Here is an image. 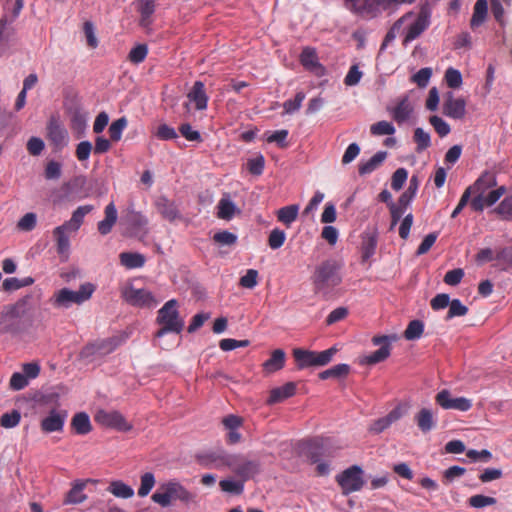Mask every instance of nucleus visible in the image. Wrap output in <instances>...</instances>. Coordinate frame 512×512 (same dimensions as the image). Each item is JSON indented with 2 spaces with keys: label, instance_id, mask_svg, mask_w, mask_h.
<instances>
[{
  "label": "nucleus",
  "instance_id": "1",
  "mask_svg": "<svg viewBox=\"0 0 512 512\" xmlns=\"http://www.w3.org/2000/svg\"><path fill=\"white\" fill-rule=\"evenodd\" d=\"M341 267V263L335 259H327L320 263L313 275L315 290L322 292L338 286L342 282Z\"/></svg>",
  "mask_w": 512,
  "mask_h": 512
},
{
  "label": "nucleus",
  "instance_id": "2",
  "mask_svg": "<svg viewBox=\"0 0 512 512\" xmlns=\"http://www.w3.org/2000/svg\"><path fill=\"white\" fill-rule=\"evenodd\" d=\"M157 323L161 328L156 332V337H163L172 332L179 334L183 330L184 322L179 316L178 302L176 299L167 301L158 311Z\"/></svg>",
  "mask_w": 512,
  "mask_h": 512
},
{
  "label": "nucleus",
  "instance_id": "3",
  "mask_svg": "<svg viewBox=\"0 0 512 512\" xmlns=\"http://www.w3.org/2000/svg\"><path fill=\"white\" fill-rule=\"evenodd\" d=\"M95 290L96 286L93 283L86 282L81 284L77 291L68 288L58 290L50 301L55 308H69L73 304L80 305L89 300Z\"/></svg>",
  "mask_w": 512,
  "mask_h": 512
},
{
  "label": "nucleus",
  "instance_id": "4",
  "mask_svg": "<svg viewBox=\"0 0 512 512\" xmlns=\"http://www.w3.org/2000/svg\"><path fill=\"white\" fill-rule=\"evenodd\" d=\"M336 352L337 349L335 347L320 352L296 348L293 350V357L296 361L297 368L305 369L308 367L327 365L332 361Z\"/></svg>",
  "mask_w": 512,
  "mask_h": 512
},
{
  "label": "nucleus",
  "instance_id": "5",
  "mask_svg": "<svg viewBox=\"0 0 512 512\" xmlns=\"http://www.w3.org/2000/svg\"><path fill=\"white\" fill-rule=\"evenodd\" d=\"M336 482L345 496L359 491L364 486L363 470L360 466L353 465L338 474Z\"/></svg>",
  "mask_w": 512,
  "mask_h": 512
},
{
  "label": "nucleus",
  "instance_id": "6",
  "mask_svg": "<svg viewBox=\"0 0 512 512\" xmlns=\"http://www.w3.org/2000/svg\"><path fill=\"white\" fill-rule=\"evenodd\" d=\"M94 420L103 427L120 432H128L133 428L132 424L126 420L123 414L116 410L100 409L95 414Z\"/></svg>",
  "mask_w": 512,
  "mask_h": 512
},
{
  "label": "nucleus",
  "instance_id": "7",
  "mask_svg": "<svg viewBox=\"0 0 512 512\" xmlns=\"http://www.w3.org/2000/svg\"><path fill=\"white\" fill-rule=\"evenodd\" d=\"M229 469L242 481L253 478L260 471V462L248 459L242 454H232Z\"/></svg>",
  "mask_w": 512,
  "mask_h": 512
},
{
  "label": "nucleus",
  "instance_id": "8",
  "mask_svg": "<svg viewBox=\"0 0 512 512\" xmlns=\"http://www.w3.org/2000/svg\"><path fill=\"white\" fill-rule=\"evenodd\" d=\"M47 139L57 151L68 145L69 134L58 116L52 115L46 126Z\"/></svg>",
  "mask_w": 512,
  "mask_h": 512
},
{
  "label": "nucleus",
  "instance_id": "9",
  "mask_svg": "<svg viewBox=\"0 0 512 512\" xmlns=\"http://www.w3.org/2000/svg\"><path fill=\"white\" fill-rule=\"evenodd\" d=\"M232 454L223 449L207 451L196 455L199 465L207 469H224L231 465Z\"/></svg>",
  "mask_w": 512,
  "mask_h": 512
},
{
  "label": "nucleus",
  "instance_id": "10",
  "mask_svg": "<svg viewBox=\"0 0 512 512\" xmlns=\"http://www.w3.org/2000/svg\"><path fill=\"white\" fill-rule=\"evenodd\" d=\"M122 297L128 304L140 308H154L158 303L152 292L133 286L126 287L122 291Z\"/></svg>",
  "mask_w": 512,
  "mask_h": 512
},
{
  "label": "nucleus",
  "instance_id": "11",
  "mask_svg": "<svg viewBox=\"0 0 512 512\" xmlns=\"http://www.w3.org/2000/svg\"><path fill=\"white\" fill-rule=\"evenodd\" d=\"M435 402L445 410L453 409L466 412L472 408V401L466 397L454 398L447 389L439 391L435 396Z\"/></svg>",
  "mask_w": 512,
  "mask_h": 512
},
{
  "label": "nucleus",
  "instance_id": "12",
  "mask_svg": "<svg viewBox=\"0 0 512 512\" xmlns=\"http://www.w3.org/2000/svg\"><path fill=\"white\" fill-rule=\"evenodd\" d=\"M19 310L16 306H5L0 313V332L18 334L20 332Z\"/></svg>",
  "mask_w": 512,
  "mask_h": 512
},
{
  "label": "nucleus",
  "instance_id": "13",
  "mask_svg": "<svg viewBox=\"0 0 512 512\" xmlns=\"http://www.w3.org/2000/svg\"><path fill=\"white\" fill-rule=\"evenodd\" d=\"M154 206L162 218L169 222H174L182 218L175 202L168 199L166 196L157 197L154 201Z\"/></svg>",
  "mask_w": 512,
  "mask_h": 512
},
{
  "label": "nucleus",
  "instance_id": "14",
  "mask_svg": "<svg viewBox=\"0 0 512 512\" xmlns=\"http://www.w3.org/2000/svg\"><path fill=\"white\" fill-rule=\"evenodd\" d=\"M374 345H381L380 349L366 356L363 363L374 365L380 363L390 356L391 346L389 344L388 336H374L372 338Z\"/></svg>",
  "mask_w": 512,
  "mask_h": 512
},
{
  "label": "nucleus",
  "instance_id": "15",
  "mask_svg": "<svg viewBox=\"0 0 512 512\" xmlns=\"http://www.w3.org/2000/svg\"><path fill=\"white\" fill-rule=\"evenodd\" d=\"M429 25V14L426 11L421 10L415 20L408 26L403 44L406 45L418 38L429 27Z\"/></svg>",
  "mask_w": 512,
  "mask_h": 512
},
{
  "label": "nucleus",
  "instance_id": "16",
  "mask_svg": "<svg viewBox=\"0 0 512 512\" xmlns=\"http://www.w3.org/2000/svg\"><path fill=\"white\" fill-rule=\"evenodd\" d=\"M443 113L453 119H462L466 114V101L463 98H455L449 92L443 103Z\"/></svg>",
  "mask_w": 512,
  "mask_h": 512
},
{
  "label": "nucleus",
  "instance_id": "17",
  "mask_svg": "<svg viewBox=\"0 0 512 512\" xmlns=\"http://www.w3.org/2000/svg\"><path fill=\"white\" fill-rule=\"evenodd\" d=\"M67 418L65 411L52 409L48 416L43 418L40 423L41 430L44 433L61 432Z\"/></svg>",
  "mask_w": 512,
  "mask_h": 512
},
{
  "label": "nucleus",
  "instance_id": "18",
  "mask_svg": "<svg viewBox=\"0 0 512 512\" xmlns=\"http://www.w3.org/2000/svg\"><path fill=\"white\" fill-rule=\"evenodd\" d=\"M119 345V340L117 338H108L103 340H98L94 343L88 344L84 347L82 351L83 356H91V355H105L113 352L116 347Z\"/></svg>",
  "mask_w": 512,
  "mask_h": 512
},
{
  "label": "nucleus",
  "instance_id": "19",
  "mask_svg": "<svg viewBox=\"0 0 512 512\" xmlns=\"http://www.w3.org/2000/svg\"><path fill=\"white\" fill-rule=\"evenodd\" d=\"M300 63L308 71L317 76L324 75L325 68L319 63L315 49L305 47L300 54Z\"/></svg>",
  "mask_w": 512,
  "mask_h": 512
},
{
  "label": "nucleus",
  "instance_id": "20",
  "mask_svg": "<svg viewBox=\"0 0 512 512\" xmlns=\"http://www.w3.org/2000/svg\"><path fill=\"white\" fill-rule=\"evenodd\" d=\"M224 428L228 431L226 441L228 444H236L241 440L238 429L243 425V419L237 415L230 414L222 419Z\"/></svg>",
  "mask_w": 512,
  "mask_h": 512
},
{
  "label": "nucleus",
  "instance_id": "21",
  "mask_svg": "<svg viewBox=\"0 0 512 512\" xmlns=\"http://www.w3.org/2000/svg\"><path fill=\"white\" fill-rule=\"evenodd\" d=\"M122 222L132 231L133 234H138L140 232L145 233V228L148 224L147 218L140 212L133 209L127 210L126 214L122 218Z\"/></svg>",
  "mask_w": 512,
  "mask_h": 512
},
{
  "label": "nucleus",
  "instance_id": "22",
  "mask_svg": "<svg viewBox=\"0 0 512 512\" xmlns=\"http://www.w3.org/2000/svg\"><path fill=\"white\" fill-rule=\"evenodd\" d=\"M414 421L418 429L426 434L436 427L437 419L433 411L429 408H421L414 416Z\"/></svg>",
  "mask_w": 512,
  "mask_h": 512
},
{
  "label": "nucleus",
  "instance_id": "23",
  "mask_svg": "<svg viewBox=\"0 0 512 512\" xmlns=\"http://www.w3.org/2000/svg\"><path fill=\"white\" fill-rule=\"evenodd\" d=\"M170 493L171 501L180 500L185 504L195 502L196 495L188 491L183 485L177 481H169L166 483Z\"/></svg>",
  "mask_w": 512,
  "mask_h": 512
},
{
  "label": "nucleus",
  "instance_id": "24",
  "mask_svg": "<svg viewBox=\"0 0 512 512\" xmlns=\"http://www.w3.org/2000/svg\"><path fill=\"white\" fill-rule=\"evenodd\" d=\"M378 237L376 232H365L361 242V262H368L376 252Z\"/></svg>",
  "mask_w": 512,
  "mask_h": 512
},
{
  "label": "nucleus",
  "instance_id": "25",
  "mask_svg": "<svg viewBox=\"0 0 512 512\" xmlns=\"http://www.w3.org/2000/svg\"><path fill=\"white\" fill-rule=\"evenodd\" d=\"M296 393V384L288 382L280 387H276L270 391L269 398L267 399L268 405L280 403Z\"/></svg>",
  "mask_w": 512,
  "mask_h": 512
},
{
  "label": "nucleus",
  "instance_id": "26",
  "mask_svg": "<svg viewBox=\"0 0 512 512\" xmlns=\"http://www.w3.org/2000/svg\"><path fill=\"white\" fill-rule=\"evenodd\" d=\"M188 99L195 104L197 110L207 108L208 96L205 91V85L201 81H196L187 94Z\"/></svg>",
  "mask_w": 512,
  "mask_h": 512
},
{
  "label": "nucleus",
  "instance_id": "27",
  "mask_svg": "<svg viewBox=\"0 0 512 512\" xmlns=\"http://www.w3.org/2000/svg\"><path fill=\"white\" fill-rule=\"evenodd\" d=\"M105 217L98 222L97 229L101 235H107L112 231L113 226L117 221V209L113 202H110L104 209Z\"/></svg>",
  "mask_w": 512,
  "mask_h": 512
},
{
  "label": "nucleus",
  "instance_id": "28",
  "mask_svg": "<svg viewBox=\"0 0 512 512\" xmlns=\"http://www.w3.org/2000/svg\"><path fill=\"white\" fill-rule=\"evenodd\" d=\"M74 231H70L65 225H60L54 228L53 237L56 242V249L58 254L64 255L69 252L70 249V239L69 234Z\"/></svg>",
  "mask_w": 512,
  "mask_h": 512
},
{
  "label": "nucleus",
  "instance_id": "29",
  "mask_svg": "<svg viewBox=\"0 0 512 512\" xmlns=\"http://www.w3.org/2000/svg\"><path fill=\"white\" fill-rule=\"evenodd\" d=\"M402 416V412L400 408H394L391 410L385 417L379 418L375 420L370 428L369 431L375 434H379L383 432L385 429H387L392 423L399 420Z\"/></svg>",
  "mask_w": 512,
  "mask_h": 512
},
{
  "label": "nucleus",
  "instance_id": "30",
  "mask_svg": "<svg viewBox=\"0 0 512 512\" xmlns=\"http://www.w3.org/2000/svg\"><path fill=\"white\" fill-rule=\"evenodd\" d=\"M496 185V174L492 171H484L474 184L469 187L474 193L484 194L488 189Z\"/></svg>",
  "mask_w": 512,
  "mask_h": 512
},
{
  "label": "nucleus",
  "instance_id": "31",
  "mask_svg": "<svg viewBox=\"0 0 512 512\" xmlns=\"http://www.w3.org/2000/svg\"><path fill=\"white\" fill-rule=\"evenodd\" d=\"M94 207L92 205L79 206L73 213L68 221H65V225L70 231L77 232L84 222V217L89 214Z\"/></svg>",
  "mask_w": 512,
  "mask_h": 512
},
{
  "label": "nucleus",
  "instance_id": "32",
  "mask_svg": "<svg viewBox=\"0 0 512 512\" xmlns=\"http://www.w3.org/2000/svg\"><path fill=\"white\" fill-rule=\"evenodd\" d=\"M412 112L413 106L410 103L408 97H403L391 110L392 117L398 124H402L407 121L410 118Z\"/></svg>",
  "mask_w": 512,
  "mask_h": 512
},
{
  "label": "nucleus",
  "instance_id": "33",
  "mask_svg": "<svg viewBox=\"0 0 512 512\" xmlns=\"http://www.w3.org/2000/svg\"><path fill=\"white\" fill-rule=\"evenodd\" d=\"M387 157L386 151H378L369 160L362 161L358 166V172L361 176L367 175L375 171L382 165Z\"/></svg>",
  "mask_w": 512,
  "mask_h": 512
},
{
  "label": "nucleus",
  "instance_id": "34",
  "mask_svg": "<svg viewBox=\"0 0 512 512\" xmlns=\"http://www.w3.org/2000/svg\"><path fill=\"white\" fill-rule=\"evenodd\" d=\"M285 357V352L282 349L274 350L270 358L263 363V370L268 374L281 370L285 365Z\"/></svg>",
  "mask_w": 512,
  "mask_h": 512
},
{
  "label": "nucleus",
  "instance_id": "35",
  "mask_svg": "<svg viewBox=\"0 0 512 512\" xmlns=\"http://www.w3.org/2000/svg\"><path fill=\"white\" fill-rule=\"evenodd\" d=\"M71 427L78 435H86L92 431V425L87 413H76L71 420Z\"/></svg>",
  "mask_w": 512,
  "mask_h": 512
},
{
  "label": "nucleus",
  "instance_id": "36",
  "mask_svg": "<svg viewBox=\"0 0 512 512\" xmlns=\"http://www.w3.org/2000/svg\"><path fill=\"white\" fill-rule=\"evenodd\" d=\"M86 487L85 481H76L66 495L65 504H79L86 500L87 496L83 493Z\"/></svg>",
  "mask_w": 512,
  "mask_h": 512
},
{
  "label": "nucleus",
  "instance_id": "37",
  "mask_svg": "<svg viewBox=\"0 0 512 512\" xmlns=\"http://www.w3.org/2000/svg\"><path fill=\"white\" fill-rule=\"evenodd\" d=\"M137 10L140 13V25L147 27L151 23V16L155 12V0H137Z\"/></svg>",
  "mask_w": 512,
  "mask_h": 512
},
{
  "label": "nucleus",
  "instance_id": "38",
  "mask_svg": "<svg viewBox=\"0 0 512 512\" xmlns=\"http://www.w3.org/2000/svg\"><path fill=\"white\" fill-rule=\"evenodd\" d=\"M119 259L121 265L127 269L141 268L145 264V257L140 253L122 252Z\"/></svg>",
  "mask_w": 512,
  "mask_h": 512
},
{
  "label": "nucleus",
  "instance_id": "39",
  "mask_svg": "<svg viewBox=\"0 0 512 512\" xmlns=\"http://www.w3.org/2000/svg\"><path fill=\"white\" fill-rule=\"evenodd\" d=\"M349 373L350 366L348 364L341 363L320 372L318 376L321 380L329 378L340 379L346 377Z\"/></svg>",
  "mask_w": 512,
  "mask_h": 512
},
{
  "label": "nucleus",
  "instance_id": "40",
  "mask_svg": "<svg viewBox=\"0 0 512 512\" xmlns=\"http://www.w3.org/2000/svg\"><path fill=\"white\" fill-rule=\"evenodd\" d=\"M487 11H488L487 1L486 0H477L474 5L473 15H472V18L470 21V25L472 28L478 27L484 22V20L487 16Z\"/></svg>",
  "mask_w": 512,
  "mask_h": 512
},
{
  "label": "nucleus",
  "instance_id": "41",
  "mask_svg": "<svg viewBox=\"0 0 512 512\" xmlns=\"http://www.w3.org/2000/svg\"><path fill=\"white\" fill-rule=\"evenodd\" d=\"M107 491L112 493L115 497L123 499L131 498L134 495V490L120 480L112 481Z\"/></svg>",
  "mask_w": 512,
  "mask_h": 512
},
{
  "label": "nucleus",
  "instance_id": "42",
  "mask_svg": "<svg viewBox=\"0 0 512 512\" xmlns=\"http://www.w3.org/2000/svg\"><path fill=\"white\" fill-rule=\"evenodd\" d=\"M299 211L298 205H288L282 207L277 212L278 221L289 227L297 218Z\"/></svg>",
  "mask_w": 512,
  "mask_h": 512
},
{
  "label": "nucleus",
  "instance_id": "43",
  "mask_svg": "<svg viewBox=\"0 0 512 512\" xmlns=\"http://www.w3.org/2000/svg\"><path fill=\"white\" fill-rule=\"evenodd\" d=\"M419 187V180L418 177L413 175L409 181L408 188L401 194L399 197L400 204L402 206H409L412 199L415 197L416 192Z\"/></svg>",
  "mask_w": 512,
  "mask_h": 512
},
{
  "label": "nucleus",
  "instance_id": "44",
  "mask_svg": "<svg viewBox=\"0 0 512 512\" xmlns=\"http://www.w3.org/2000/svg\"><path fill=\"white\" fill-rule=\"evenodd\" d=\"M217 208H218L217 216L220 219L230 220L233 217L234 212H235V205L228 198L220 199Z\"/></svg>",
  "mask_w": 512,
  "mask_h": 512
},
{
  "label": "nucleus",
  "instance_id": "45",
  "mask_svg": "<svg viewBox=\"0 0 512 512\" xmlns=\"http://www.w3.org/2000/svg\"><path fill=\"white\" fill-rule=\"evenodd\" d=\"M423 331V322L420 320H412L404 331V337L406 340H416L422 336Z\"/></svg>",
  "mask_w": 512,
  "mask_h": 512
},
{
  "label": "nucleus",
  "instance_id": "46",
  "mask_svg": "<svg viewBox=\"0 0 512 512\" xmlns=\"http://www.w3.org/2000/svg\"><path fill=\"white\" fill-rule=\"evenodd\" d=\"M413 140L416 143V151L422 152L431 145L429 133L425 132L422 128H416L413 135Z\"/></svg>",
  "mask_w": 512,
  "mask_h": 512
},
{
  "label": "nucleus",
  "instance_id": "47",
  "mask_svg": "<svg viewBox=\"0 0 512 512\" xmlns=\"http://www.w3.org/2000/svg\"><path fill=\"white\" fill-rule=\"evenodd\" d=\"M395 131L393 124L384 120L370 126V133L373 136L393 135Z\"/></svg>",
  "mask_w": 512,
  "mask_h": 512
},
{
  "label": "nucleus",
  "instance_id": "48",
  "mask_svg": "<svg viewBox=\"0 0 512 512\" xmlns=\"http://www.w3.org/2000/svg\"><path fill=\"white\" fill-rule=\"evenodd\" d=\"M237 239L236 234L227 230L217 232L213 235V241L220 246H234L237 243Z\"/></svg>",
  "mask_w": 512,
  "mask_h": 512
},
{
  "label": "nucleus",
  "instance_id": "49",
  "mask_svg": "<svg viewBox=\"0 0 512 512\" xmlns=\"http://www.w3.org/2000/svg\"><path fill=\"white\" fill-rule=\"evenodd\" d=\"M127 127V119L125 117H121L114 122L109 127V135L111 141L117 142L121 139L122 133L124 129Z\"/></svg>",
  "mask_w": 512,
  "mask_h": 512
},
{
  "label": "nucleus",
  "instance_id": "50",
  "mask_svg": "<svg viewBox=\"0 0 512 512\" xmlns=\"http://www.w3.org/2000/svg\"><path fill=\"white\" fill-rule=\"evenodd\" d=\"M496 502V498L482 494L473 495L468 499L469 506L477 509L484 508L486 506H492L496 504Z\"/></svg>",
  "mask_w": 512,
  "mask_h": 512
},
{
  "label": "nucleus",
  "instance_id": "51",
  "mask_svg": "<svg viewBox=\"0 0 512 512\" xmlns=\"http://www.w3.org/2000/svg\"><path fill=\"white\" fill-rule=\"evenodd\" d=\"M468 313V308L462 304L459 299L451 300L449 304V310L445 317L446 320H450L454 317L465 316Z\"/></svg>",
  "mask_w": 512,
  "mask_h": 512
},
{
  "label": "nucleus",
  "instance_id": "52",
  "mask_svg": "<svg viewBox=\"0 0 512 512\" xmlns=\"http://www.w3.org/2000/svg\"><path fill=\"white\" fill-rule=\"evenodd\" d=\"M151 498L155 503L162 507H168L172 502L166 483L162 484Z\"/></svg>",
  "mask_w": 512,
  "mask_h": 512
},
{
  "label": "nucleus",
  "instance_id": "53",
  "mask_svg": "<svg viewBox=\"0 0 512 512\" xmlns=\"http://www.w3.org/2000/svg\"><path fill=\"white\" fill-rule=\"evenodd\" d=\"M389 208L391 214L390 229L392 230L398 224V222L404 215L405 211L407 210L408 206H402V204H400V201L398 200L397 203L390 202Z\"/></svg>",
  "mask_w": 512,
  "mask_h": 512
},
{
  "label": "nucleus",
  "instance_id": "54",
  "mask_svg": "<svg viewBox=\"0 0 512 512\" xmlns=\"http://www.w3.org/2000/svg\"><path fill=\"white\" fill-rule=\"evenodd\" d=\"M21 420V414L18 410H12L10 413H5L0 418V425L3 428L10 429L16 427Z\"/></svg>",
  "mask_w": 512,
  "mask_h": 512
},
{
  "label": "nucleus",
  "instance_id": "55",
  "mask_svg": "<svg viewBox=\"0 0 512 512\" xmlns=\"http://www.w3.org/2000/svg\"><path fill=\"white\" fill-rule=\"evenodd\" d=\"M285 240V232L279 228H275L269 234L268 245L271 249L276 250L283 246Z\"/></svg>",
  "mask_w": 512,
  "mask_h": 512
},
{
  "label": "nucleus",
  "instance_id": "56",
  "mask_svg": "<svg viewBox=\"0 0 512 512\" xmlns=\"http://www.w3.org/2000/svg\"><path fill=\"white\" fill-rule=\"evenodd\" d=\"M247 169L252 175L259 176L263 173L265 166V159L262 154H258L254 158H250L247 161Z\"/></svg>",
  "mask_w": 512,
  "mask_h": 512
},
{
  "label": "nucleus",
  "instance_id": "57",
  "mask_svg": "<svg viewBox=\"0 0 512 512\" xmlns=\"http://www.w3.org/2000/svg\"><path fill=\"white\" fill-rule=\"evenodd\" d=\"M155 485V477L152 473L147 472L141 476V484L138 489L140 497L147 496Z\"/></svg>",
  "mask_w": 512,
  "mask_h": 512
},
{
  "label": "nucleus",
  "instance_id": "58",
  "mask_svg": "<svg viewBox=\"0 0 512 512\" xmlns=\"http://www.w3.org/2000/svg\"><path fill=\"white\" fill-rule=\"evenodd\" d=\"M304 99H305V93L302 91H299L296 93L294 99L286 100L283 104L285 113L292 114L295 111H298L300 109Z\"/></svg>",
  "mask_w": 512,
  "mask_h": 512
},
{
  "label": "nucleus",
  "instance_id": "59",
  "mask_svg": "<svg viewBox=\"0 0 512 512\" xmlns=\"http://www.w3.org/2000/svg\"><path fill=\"white\" fill-rule=\"evenodd\" d=\"M429 122L440 137L447 136L451 131L449 124L447 122H445L439 116H436V115L431 116L429 118Z\"/></svg>",
  "mask_w": 512,
  "mask_h": 512
},
{
  "label": "nucleus",
  "instance_id": "60",
  "mask_svg": "<svg viewBox=\"0 0 512 512\" xmlns=\"http://www.w3.org/2000/svg\"><path fill=\"white\" fill-rule=\"evenodd\" d=\"M147 53V46L145 44H139L131 49L128 55V59L134 64H139L145 60Z\"/></svg>",
  "mask_w": 512,
  "mask_h": 512
},
{
  "label": "nucleus",
  "instance_id": "61",
  "mask_svg": "<svg viewBox=\"0 0 512 512\" xmlns=\"http://www.w3.org/2000/svg\"><path fill=\"white\" fill-rule=\"evenodd\" d=\"M445 81L448 87L459 88L462 85V75L459 70L450 67L445 72Z\"/></svg>",
  "mask_w": 512,
  "mask_h": 512
},
{
  "label": "nucleus",
  "instance_id": "62",
  "mask_svg": "<svg viewBox=\"0 0 512 512\" xmlns=\"http://www.w3.org/2000/svg\"><path fill=\"white\" fill-rule=\"evenodd\" d=\"M37 216L35 213H26L17 223V227L21 231H32L36 227Z\"/></svg>",
  "mask_w": 512,
  "mask_h": 512
},
{
  "label": "nucleus",
  "instance_id": "63",
  "mask_svg": "<svg viewBox=\"0 0 512 512\" xmlns=\"http://www.w3.org/2000/svg\"><path fill=\"white\" fill-rule=\"evenodd\" d=\"M432 76V69L425 67L421 68L417 73L412 76V81L420 88H424L428 85L429 80Z\"/></svg>",
  "mask_w": 512,
  "mask_h": 512
},
{
  "label": "nucleus",
  "instance_id": "64",
  "mask_svg": "<svg viewBox=\"0 0 512 512\" xmlns=\"http://www.w3.org/2000/svg\"><path fill=\"white\" fill-rule=\"evenodd\" d=\"M504 219H512V197L505 198L495 209Z\"/></svg>",
  "mask_w": 512,
  "mask_h": 512
}]
</instances>
